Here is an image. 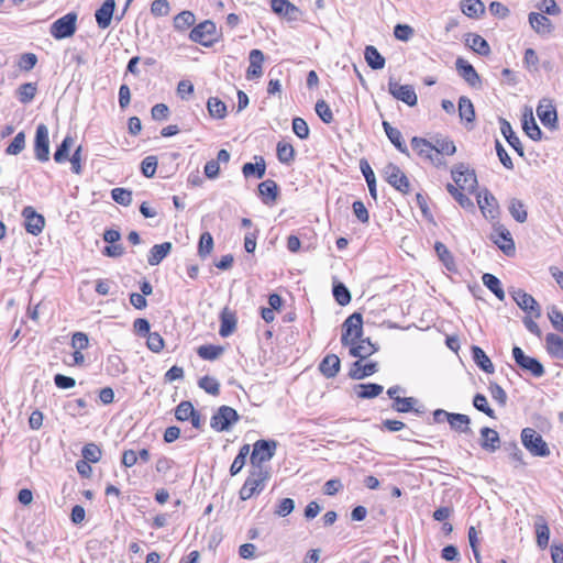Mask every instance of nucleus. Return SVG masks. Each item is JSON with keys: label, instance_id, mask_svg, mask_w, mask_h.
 <instances>
[{"label": "nucleus", "instance_id": "obj_33", "mask_svg": "<svg viewBox=\"0 0 563 563\" xmlns=\"http://www.w3.org/2000/svg\"><path fill=\"white\" fill-rule=\"evenodd\" d=\"M256 163H245L242 167V173L245 178L256 177L263 178L266 173V163L262 156H255Z\"/></svg>", "mask_w": 563, "mask_h": 563}, {"label": "nucleus", "instance_id": "obj_38", "mask_svg": "<svg viewBox=\"0 0 563 563\" xmlns=\"http://www.w3.org/2000/svg\"><path fill=\"white\" fill-rule=\"evenodd\" d=\"M384 390V387L379 384L368 383L358 384L355 386V393L358 398L371 399L379 396Z\"/></svg>", "mask_w": 563, "mask_h": 563}, {"label": "nucleus", "instance_id": "obj_27", "mask_svg": "<svg viewBox=\"0 0 563 563\" xmlns=\"http://www.w3.org/2000/svg\"><path fill=\"white\" fill-rule=\"evenodd\" d=\"M250 66L246 70L249 79L258 78L263 74L262 64L264 62V54L261 49H252L249 55Z\"/></svg>", "mask_w": 563, "mask_h": 563}, {"label": "nucleus", "instance_id": "obj_14", "mask_svg": "<svg viewBox=\"0 0 563 563\" xmlns=\"http://www.w3.org/2000/svg\"><path fill=\"white\" fill-rule=\"evenodd\" d=\"M477 203L486 219L496 220L499 217L498 201L489 190L484 189L478 194Z\"/></svg>", "mask_w": 563, "mask_h": 563}, {"label": "nucleus", "instance_id": "obj_30", "mask_svg": "<svg viewBox=\"0 0 563 563\" xmlns=\"http://www.w3.org/2000/svg\"><path fill=\"white\" fill-rule=\"evenodd\" d=\"M384 131L388 137V140L394 144V146L402 154L409 155L408 147L406 146L401 132L391 126L389 122L383 121L382 123Z\"/></svg>", "mask_w": 563, "mask_h": 563}, {"label": "nucleus", "instance_id": "obj_1", "mask_svg": "<svg viewBox=\"0 0 563 563\" xmlns=\"http://www.w3.org/2000/svg\"><path fill=\"white\" fill-rule=\"evenodd\" d=\"M271 478L269 468H252L249 472V476L245 479L243 486L239 492L241 500H247L255 495H260L266 485V482Z\"/></svg>", "mask_w": 563, "mask_h": 563}, {"label": "nucleus", "instance_id": "obj_61", "mask_svg": "<svg viewBox=\"0 0 563 563\" xmlns=\"http://www.w3.org/2000/svg\"><path fill=\"white\" fill-rule=\"evenodd\" d=\"M195 413V408L190 401H181L175 409V417L179 421H187Z\"/></svg>", "mask_w": 563, "mask_h": 563}, {"label": "nucleus", "instance_id": "obj_13", "mask_svg": "<svg viewBox=\"0 0 563 563\" xmlns=\"http://www.w3.org/2000/svg\"><path fill=\"white\" fill-rule=\"evenodd\" d=\"M494 243L508 256L514 255L516 252L515 242L511 233L503 224H494V232L492 234Z\"/></svg>", "mask_w": 563, "mask_h": 563}, {"label": "nucleus", "instance_id": "obj_51", "mask_svg": "<svg viewBox=\"0 0 563 563\" xmlns=\"http://www.w3.org/2000/svg\"><path fill=\"white\" fill-rule=\"evenodd\" d=\"M277 157L283 164H290L295 158V150L290 143L280 141L277 144Z\"/></svg>", "mask_w": 563, "mask_h": 563}, {"label": "nucleus", "instance_id": "obj_31", "mask_svg": "<svg viewBox=\"0 0 563 563\" xmlns=\"http://www.w3.org/2000/svg\"><path fill=\"white\" fill-rule=\"evenodd\" d=\"M418 402V399L415 397H399L393 401L391 408L401 413L415 411L417 415H422L424 412V408H416Z\"/></svg>", "mask_w": 563, "mask_h": 563}, {"label": "nucleus", "instance_id": "obj_15", "mask_svg": "<svg viewBox=\"0 0 563 563\" xmlns=\"http://www.w3.org/2000/svg\"><path fill=\"white\" fill-rule=\"evenodd\" d=\"M510 295L519 308L534 318H539L541 316L540 306L531 295L527 294L522 289H514L510 291Z\"/></svg>", "mask_w": 563, "mask_h": 563}, {"label": "nucleus", "instance_id": "obj_32", "mask_svg": "<svg viewBox=\"0 0 563 563\" xmlns=\"http://www.w3.org/2000/svg\"><path fill=\"white\" fill-rule=\"evenodd\" d=\"M534 530L537 544L540 549H545L550 540V529L547 520L542 516H537L534 520Z\"/></svg>", "mask_w": 563, "mask_h": 563}, {"label": "nucleus", "instance_id": "obj_5", "mask_svg": "<svg viewBox=\"0 0 563 563\" xmlns=\"http://www.w3.org/2000/svg\"><path fill=\"white\" fill-rule=\"evenodd\" d=\"M77 13L69 12L51 24L49 33L55 40H64L75 34Z\"/></svg>", "mask_w": 563, "mask_h": 563}, {"label": "nucleus", "instance_id": "obj_63", "mask_svg": "<svg viewBox=\"0 0 563 563\" xmlns=\"http://www.w3.org/2000/svg\"><path fill=\"white\" fill-rule=\"evenodd\" d=\"M318 117L327 124L333 121V113L324 100H318L314 107Z\"/></svg>", "mask_w": 563, "mask_h": 563}, {"label": "nucleus", "instance_id": "obj_20", "mask_svg": "<svg viewBox=\"0 0 563 563\" xmlns=\"http://www.w3.org/2000/svg\"><path fill=\"white\" fill-rule=\"evenodd\" d=\"M238 318L235 311L224 307L220 313V329L219 334L222 338H228L236 329Z\"/></svg>", "mask_w": 563, "mask_h": 563}, {"label": "nucleus", "instance_id": "obj_43", "mask_svg": "<svg viewBox=\"0 0 563 563\" xmlns=\"http://www.w3.org/2000/svg\"><path fill=\"white\" fill-rule=\"evenodd\" d=\"M461 10L468 18H479L485 12V5L481 0H462Z\"/></svg>", "mask_w": 563, "mask_h": 563}, {"label": "nucleus", "instance_id": "obj_48", "mask_svg": "<svg viewBox=\"0 0 563 563\" xmlns=\"http://www.w3.org/2000/svg\"><path fill=\"white\" fill-rule=\"evenodd\" d=\"M37 92V85L35 82H25L16 90V97L23 104L30 103Z\"/></svg>", "mask_w": 563, "mask_h": 563}, {"label": "nucleus", "instance_id": "obj_29", "mask_svg": "<svg viewBox=\"0 0 563 563\" xmlns=\"http://www.w3.org/2000/svg\"><path fill=\"white\" fill-rule=\"evenodd\" d=\"M341 362L338 355L328 354L319 364V371L327 378H333L340 371Z\"/></svg>", "mask_w": 563, "mask_h": 563}, {"label": "nucleus", "instance_id": "obj_52", "mask_svg": "<svg viewBox=\"0 0 563 563\" xmlns=\"http://www.w3.org/2000/svg\"><path fill=\"white\" fill-rule=\"evenodd\" d=\"M74 143V139L70 135L65 136L63 142L58 145L54 153V159L56 163H63L68 159L69 150Z\"/></svg>", "mask_w": 563, "mask_h": 563}, {"label": "nucleus", "instance_id": "obj_45", "mask_svg": "<svg viewBox=\"0 0 563 563\" xmlns=\"http://www.w3.org/2000/svg\"><path fill=\"white\" fill-rule=\"evenodd\" d=\"M511 217L519 223H523L528 219V212L525 203L517 198H511L508 207Z\"/></svg>", "mask_w": 563, "mask_h": 563}, {"label": "nucleus", "instance_id": "obj_2", "mask_svg": "<svg viewBox=\"0 0 563 563\" xmlns=\"http://www.w3.org/2000/svg\"><path fill=\"white\" fill-rule=\"evenodd\" d=\"M277 442L274 440H257L253 444L250 462L252 468H268L264 465L275 455Z\"/></svg>", "mask_w": 563, "mask_h": 563}, {"label": "nucleus", "instance_id": "obj_34", "mask_svg": "<svg viewBox=\"0 0 563 563\" xmlns=\"http://www.w3.org/2000/svg\"><path fill=\"white\" fill-rule=\"evenodd\" d=\"M172 251V243L164 242L162 244H155L151 250L147 257V262L151 266L158 265Z\"/></svg>", "mask_w": 563, "mask_h": 563}, {"label": "nucleus", "instance_id": "obj_17", "mask_svg": "<svg viewBox=\"0 0 563 563\" xmlns=\"http://www.w3.org/2000/svg\"><path fill=\"white\" fill-rule=\"evenodd\" d=\"M459 75L473 88H479L482 85L479 75L475 68L464 58L459 57L455 62Z\"/></svg>", "mask_w": 563, "mask_h": 563}, {"label": "nucleus", "instance_id": "obj_11", "mask_svg": "<svg viewBox=\"0 0 563 563\" xmlns=\"http://www.w3.org/2000/svg\"><path fill=\"white\" fill-rule=\"evenodd\" d=\"M388 92L409 107H415L418 102L417 93L411 85H401L393 78L388 81Z\"/></svg>", "mask_w": 563, "mask_h": 563}, {"label": "nucleus", "instance_id": "obj_62", "mask_svg": "<svg viewBox=\"0 0 563 563\" xmlns=\"http://www.w3.org/2000/svg\"><path fill=\"white\" fill-rule=\"evenodd\" d=\"M84 460L90 463H97L101 459V450L95 443H88L82 448Z\"/></svg>", "mask_w": 563, "mask_h": 563}, {"label": "nucleus", "instance_id": "obj_16", "mask_svg": "<svg viewBox=\"0 0 563 563\" xmlns=\"http://www.w3.org/2000/svg\"><path fill=\"white\" fill-rule=\"evenodd\" d=\"M22 216L25 220L24 227L27 233L38 235L43 231L45 219L42 214L37 213L33 207H25L22 211Z\"/></svg>", "mask_w": 563, "mask_h": 563}, {"label": "nucleus", "instance_id": "obj_55", "mask_svg": "<svg viewBox=\"0 0 563 563\" xmlns=\"http://www.w3.org/2000/svg\"><path fill=\"white\" fill-rule=\"evenodd\" d=\"M473 406L489 418H496L495 411L489 407L487 398L483 394H476L473 398Z\"/></svg>", "mask_w": 563, "mask_h": 563}, {"label": "nucleus", "instance_id": "obj_59", "mask_svg": "<svg viewBox=\"0 0 563 563\" xmlns=\"http://www.w3.org/2000/svg\"><path fill=\"white\" fill-rule=\"evenodd\" d=\"M492 398L497 401L500 407H505L507 404V394L504 388L495 382H490L488 386Z\"/></svg>", "mask_w": 563, "mask_h": 563}, {"label": "nucleus", "instance_id": "obj_19", "mask_svg": "<svg viewBox=\"0 0 563 563\" xmlns=\"http://www.w3.org/2000/svg\"><path fill=\"white\" fill-rule=\"evenodd\" d=\"M114 10V0H104L101 7L96 10L95 18L99 29L104 30L110 26Z\"/></svg>", "mask_w": 563, "mask_h": 563}, {"label": "nucleus", "instance_id": "obj_56", "mask_svg": "<svg viewBox=\"0 0 563 563\" xmlns=\"http://www.w3.org/2000/svg\"><path fill=\"white\" fill-rule=\"evenodd\" d=\"M112 199L124 207H128L132 203V191L125 188H114L111 190Z\"/></svg>", "mask_w": 563, "mask_h": 563}, {"label": "nucleus", "instance_id": "obj_50", "mask_svg": "<svg viewBox=\"0 0 563 563\" xmlns=\"http://www.w3.org/2000/svg\"><path fill=\"white\" fill-rule=\"evenodd\" d=\"M207 108L212 118L223 119L227 114L225 103L216 97L208 99Z\"/></svg>", "mask_w": 563, "mask_h": 563}, {"label": "nucleus", "instance_id": "obj_60", "mask_svg": "<svg viewBox=\"0 0 563 563\" xmlns=\"http://www.w3.org/2000/svg\"><path fill=\"white\" fill-rule=\"evenodd\" d=\"M446 190L453 196V198L459 202L462 208H473V201L470 197L460 191L454 185L448 184Z\"/></svg>", "mask_w": 563, "mask_h": 563}, {"label": "nucleus", "instance_id": "obj_23", "mask_svg": "<svg viewBox=\"0 0 563 563\" xmlns=\"http://www.w3.org/2000/svg\"><path fill=\"white\" fill-rule=\"evenodd\" d=\"M377 371L378 364L376 362L363 364L362 360H357L352 364L349 372V376L352 379H363L375 374Z\"/></svg>", "mask_w": 563, "mask_h": 563}, {"label": "nucleus", "instance_id": "obj_22", "mask_svg": "<svg viewBox=\"0 0 563 563\" xmlns=\"http://www.w3.org/2000/svg\"><path fill=\"white\" fill-rule=\"evenodd\" d=\"M271 7L275 13L286 16L290 21L298 20L301 14V11L288 0H271Z\"/></svg>", "mask_w": 563, "mask_h": 563}, {"label": "nucleus", "instance_id": "obj_47", "mask_svg": "<svg viewBox=\"0 0 563 563\" xmlns=\"http://www.w3.org/2000/svg\"><path fill=\"white\" fill-rule=\"evenodd\" d=\"M483 284L499 299H505V291L500 280L493 274L485 273L482 277Z\"/></svg>", "mask_w": 563, "mask_h": 563}, {"label": "nucleus", "instance_id": "obj_3", "mask_svg": "<svg viewBox=\"0 0 563 563\" xmlns=\"http://www.w3.org/2000/svg\"><path fill=\"white\" fill-rule=\"evenodd\" d=\"M521 442L533 456L547 457L551 453L542 435L532 428L522 429Z\"/></svg>", "mask_w": 563, "mask_h": 563}, {"label": "nucleus", "instance_id": "obj_36", "mask_svg": "<svg viewBox=\"0 0 563 563\" xmlns=\"http://www.w3.org/2000/svg\"><path fill=\"white\" fill-rule=\"evenodd\" d=\"M466 44L478 55L488 56L490 54L489 44L478 34L470 33L466 38Z\"/></svg>", "mask_w": 563, "mask_h": 563}, {"label": "nucleus", "instance_id": "obj_44", "mask_svg": "<svg viewBox=\"0 0 563 563\" xmlns=\"http://www.w3.org/2000/svg\"><path fill=\"white\" fill-rule=\"evenodd\" d=\"M459 115L466 123H472L475 120L474 106L471 99L465 96L459 99Z\"/></svg>", "mask_w": 563, "mask_h": 563}, {"label": "nucleus", "instance_id": "obj_49", "mask_svg": "<svg viewBox=\"0 0 563 563\" xmlns=\"http://www.w3.org/2000/svg\"><path fill=\"white\" fill-rule=\"evenodd\" d=\"M196 22V16L191 11H181L174 18V27L177 31H186Z\"/></svg>", "mask_w": 563, "mask_h": 563}, {"label": "nucleus", "instance_id": "obj_46", "mask_svg": "<svg viewBox=\"0 0 563 563\" xmlns=\"http://www.w3.org/2000/svg\"><path fill=\"white\" fill-rule=\"evenodd\" d=\"M448 422L450 423L451 428L463 433L471 432L470 423L471 419L467 415L463 413H451L449 416Z\"/></svg>", "mask_w": 563, "mask_h": 563}, {"label": "nucleus", "instance_id": "obj_10", "mask_svg": "<svg viewBox=\"0 0 563 563\" xmlns=\"http://www.w3.org/2000/svg\"><path fill=\"white\" fill-rule=\"evenodd\" d=\"M383 176L386 181L402 194H407L410 189V184L407 176L401 169L393 164H387L383 169Z\"/></svg>", "mask_w": 563, "mask_h": 563}, {"label": "nucleus", "instance_id": "obj_28", "mask_svg": "<svg viewBox=\"0 0 563 563\" xmlns=\"http://www.w3.org/2000/svg\"><path fill=\"white\" fill-rule=\"evenodd\" d=\"M279 188L275 180L266 179L258 185V194L263 203L272 205L277 199Z\"/></svg>", "mask_w": 563, "mask_h": 563}, {"label": "nucleus", "instance_id": "obj_18", "mask_svg": "<svg viewBox=\"0 0 563 563\" xmlns=\"http://www.w3.org/2000/svg\"><path fill=\"white\" fill-rule=\"evenodd\" d=\"M537 114L544 126L555 129L558 114L555 108L548 99H542L537 108Z\"/></svg>", "mask_w": 563, "mask_h": 563}, {"label": "nucleus", "instance_id": "obj_42", "mask_svg": "<svg viewBox=\"0 0 563 563\" xmlns=\"http://www.w3.org/2000/svg\"><path fill=\"white\" fill-rule=\"evenodd\" d=\"M411 146H412V150L415 152H417V154L420 157H423L426 159H430V157L434 153L432 142H430L426 139H422V137L413 136L411 139Z\"/></svg>", "mask_w": 563, "mask_h": 563}, {"label": "nucleus", "instance_id": "obj_41", "mask_svg": "<svg viewBox=\"0 0 563 563\" xmlns=\"http://www.w3.org/2000/svg\"><path fill=\"white\" fill-rule=\"evenodd\" d=\"M433 152L440 155H453L456 146L449 137L435 136L432 142Z\"/></svg>", "mask_w": 563, "mask_h": 563}, {"label": "nucleus", "instance_id": "obj_57", "mask_svg": "<svg viewBox=\"0 0 563 563\" xmlns=\"http://www.w3.org/2000/svg\"><path fill=\"white\" fill-rule=\"evenodd\" d=\"M198 385L210 395L217 396L220 393V384L214 377L203 376L199 379Z\"/></svg>", "mask_w": 563, "mask_h": 563}, {"label": "nucleus", "instance_id": "obj_39", "mask_svg": "<svg viewBox=\"0 0 563 563\" xmlns=\"http://www.w3.org/2000/svg\"><path fill=\"white\" fill-rule=\"evenodd\" d=\"M522 129L525 133L533 141H540L542 139V131L537 124L532 111L530 110L529 114L523 115L522 120Z\"/></svg>", "mask_w": 563, "mask_h": 563}, {"label": "nucleus", "instance_id": "obj_35", "mask_svg": "<svg viewBox=\"0 0 563 563\" xmlns=\"http://www.w3.org/2000/svg\"><path fill=\"white\" fill-rule=\"evenodd\" d=\"M472 356L475 364L485 373L493 374L495 367L490 358L486 355L483 349L477 345L472 346Z\"/></svg>", "mask_w": 563, "mask_h": 563}, {"label": "nucleus", "instance_id": "obj_8", "mask_svg": "<svg viewBox=\"0 0 563 563\" xmlns=\"http://www.w3.org/2000/svg\"><path fill=\"white\" fill-rule=\"evenodd\" d=\"M451 176L462 190L473 191L477 186L475 172L464 163L456 164L451 170Z\"/></svg>", "mask_w": 563, "mask_h": 563}, {"label": "nucleus", "instance_id": "obj_26", "mask_svg": "<svg viewBox=\"0 0 563 563\" xmlns=\"http://www.w3.org/2000/svg\"><path fill=\"white\" fill-rule=\"evenodd\" d=\"M481 446L488 451L495 452L500 446V438L496 430L484 427L481 429Z\"/></svg>", "mask_w": 563, "mask_h": 563}, {"label": "nucleus", "instance_id": "obj_21", "mask_svg": "<svg viewBox=\"0 0 563 563\" xmlns=\"http://www.w3.org/2000/svg\"><path fill=\"white\" fill-rule=\"evenodd\" d=\"M350 346V354L353 357H357L360 360H364L375 352L378 351V346L371 342L368 338L366 339H358L353 345Z\"/></svg>", "mask_w": 563, "mask_h": 563}, {"label": "nucleus", "instance_id": "obj_7", "mask_svg": "<svg viewBox=\"0 0 563 563\" xmlns=\"http://www.w3.org/2000/svg\"><path fill=\"white\" fill-rule=\"evenodd\" d=\"M511 353L515 363L522 371L529 372L534 377H541L544 375L545 369L541 362L534 357L526 355L521 347L515 345Z\"/></svg>", "mask_w": 563, "mask_h": 563}, {"label": "nucleus", "instance_id": "obj_53", "mask_svg": "<svg viewBox=\"0 0 563 563\" xmlns=\"http://www.w3.org/2000/svg\"><path fill=\"white\" fill-rule=\"evenodd\" d=\"M213 250V238L209 232H203L200 235L198 243V255L201 258H206L211 254Z\"/></svg>", "mask_w": 563, "mask_h": 563}, {"label": "nucleus", "instance_id": "obj_25", "mask_svg": "<svg viewBox=\"0 0 563 563\" xmlns=\"http://www.w3.org/2000/svg\"><path fill=\"white\" fill-rule=\"evenodd\" d=\"M529 24L539 35H548L553 30V24L544 14L531 12L529 14Z\"/></svg>", "mask_w": 563, "mask_h": 563}, {"label": "nucleus", "instance_id": "obj_6", "mask_svg": "<svg viewBox=\"0 0 563 563\" xmlns=\"http://www.w3.org/2000/svg\"><path fill=\"white\" fill-rule=\"evenodd\" d=\"M240 419L235 409L229 406H221L211 417L210 426L218 432L229 431Z\"/></svg>", "mask_w": 563, "mask_h": 563}, {"label": "nucleus", "instance_id": "obj_54", "mask_svg": "<svg viewBox=\"0 0 563 563\" xmlns=\"http://www.w3.org/2000/svg\"><path fill=\"white\" fill-rule=\"evenodd\" d=\"M197 353L203 360L213 361L223 353V347L212 344L201 345L198 347Z\"/></svg>", "mask_w": 563, "mask_h": 563}, {"label": "nucleus", "instance_id": "obj_24", "mask_svg": "<svg viewBox=\"0 0 563 563\" xmlns=\"http://www.w3.org/2000/svg\"><path fill=\"white\" fill-rule=\"evenodd\" d=\"M499 123L501 134L505 136L508 144L517 152L519 156L523 157V146L520 142V139L514 132L511 124L506 119L503 118L499 119Z\"/></svg>", "mask_w": 563, "mask_h": 563}, {"label": "nucleus", "instance_id": "obj_40", "mask_svg": "<svg viewBox=\"0 0 563 563\" xmlns=\"http://www.w3.org/2000/svg\"><path fill=\"white\" fill-rule=\"evenodd\" d=\"M364 57L367 63V65L372 69H382L385 66V58L382 56V54L377 51V48L373 45H367L364 51Z\"/></svg>", "mask_w": 563, "mask_h": 563}, {"label": "nucleus", "instance_id": "obj_4", "mask_svg": "<svg viewBox=\"0 0 563 563\" xmlns=\"http://www.w3.org/2000/svg\"><path fill=\"white\" fill-rule=\"evenodd\" d=\"M343 333L341 343L344 346L353 345L363 334V317L358 312H354L343 322Z\"/></svg>", "mask_w": 563, "mask_h": 563}, {"label": "nucleus", "instance_id": "obj_58", "mask_svg": "<svg viewBox=\"0 0 563 563\" xmlns=\"http://www.w3.org/2000/svg\"><path fill=\"white\" fill-rule=\"evenodd\" d=\"M25 148V133L19 132L12 142L8 145L5 153L8 155H18Z\"/></svg>", "mask_w": 563, "mask_h": 563}, {"label": "nucleus", "instance_id": "obj_37", "mask_svg": "<svg viewBox=\"0 0 563 563\" xmlns=\"http://www.w3.org/2000/svg\"><path fill=\"white\" fill-rule=\"evenodd\" d=\"M547 350L555 358L563 360V338L555 333L545 336Z\"/></svg>", "mask_w": 563, "mask_h": 563}, {"label": "nucleus", "instance_id": "obj_9", "mask_svg": "<svg viewBox=\"0 0 563 563\" xmlns=\"http://www.w3.org/2000/svg\"><path fill=\"white\" fill-rule=\"evenodd\" d=\"M217 27L214 22L211 20H206L198 25H196L189 33V38L202 46L210 47L214 42Z\"/></svg>", "mask_w": 563, "mask_h": 563}, {"label": "nucleus", "instance_id": "obj_64", "mask_svg": "<svg viewBox=\"0 0 563 563\" xmlns=\"http://www.w3.org/2000/svg\"><path fill=\"white\" fill-rule=\"evenodd\" d=\"M548 317L553 328L563 333V313L558 310L556 307L552 306L548 311Z\"/></svg>", "mask_w": 563, "mask_h": 563}, {"label": "nucleus", "instance_id": "obj_12", "mask_svg": "<svg viewBox=\"0 0 563 563\" xmlns=\"http://www.w3.org/2000/svg\"><path fill=\"white\" fill-rule=\"evenodd\" d=\"M34 156L42 163L49 159L48 128L43 123L38 124L36 128L34 139Z\"/></svg>", "mask_w": 563, "mask_h": 563}]
</instances>
